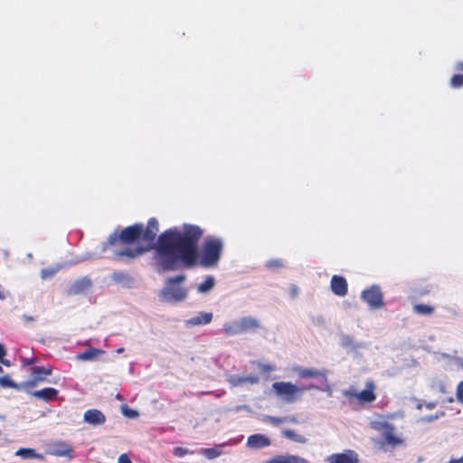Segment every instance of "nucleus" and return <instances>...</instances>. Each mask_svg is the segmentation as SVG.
I'll return each mask as SVG.
<instances>
[{
	"label": "nucleus",
	"instance_id": "f257e3e1",
	"mask_svg": "<svg viewBox=\"0 0 463 463\" xmlns=\"http://www.w3.org/2000/svg\"><path fill=\"white\" fill-rule=\"evenodd\" d=\"M203 231L193 225H184V232L169 230L160 235L155 260L164 270L177 269L181 263L190 267L197 259V241Z\"/></svg>",
	"mask_w": 463,
	"mask_h": 463
},
{
	"label": "nucleus",
	"instance_id": "f03ea898",
	"mask_svg": "<svg viewBox=\"0 0 463 463\" xmlns=\"http://www.w3.org/2000/svg\"><path fill=\"white\" fill-rule=\"evenodd\" d=\"M157 232L158 223L155 219H151L148 222L146 230H144L142 224H135L133 226L127 227L121 232L119 236H118L116 233L111 234L108 240V242L103 244L102 251L106 250L108 245H113L115 241L118 239H120L123 242L126 243H129L135 240L139 239L143 242H145L146 245L144 247L136 248L135 250L128 249L118 253L119 255L122 256L135 258L149 250L152 248Z\"/></svg>",
	"mask_w": 463,
	"mask_h": 463
},
{
	"label": "nucleus",
	"instance_id": "7ed1b4c3",
	"mask_svg": "<svg viewBox=\"0 0 463 463\" xmlns=\"http://www.w3.org/2000/svg\"><path fill=\"white\" fill-rule=\"evenodd\" d=\"M261 327L260 321L254 317L246 316L225 322L222 331L228 336L254 332Z\"/></svg>",
	"mask_w": 463,
	"mask_h": 463
},
{
	"label": "nucleus",
	"instance_id": "20e7f679",
	"mask_svg": "<svg viewBox=\"0 0 463 463\" xmlns=\"http://www.w3.org/2000/svg\"><path fill=\"white\" fill-rule=\"evenodd\" d=\"M223 242L221 239L206 238L202 249L199 263L204 268L215 267L221 258Z\"/></svg>",
	"mask_w": 463,
	"mask_h": 463
},
{
	"label": "nucleus",
	"instance_id": "39448f33",
	"mask_svg": "<svg viewBox=\"0 0 463 463\" xmlns=\"http://www.w3.org/2000/svg\"><path fill=\"white\" fill-rule=\"evenodd\" d=\"M184 280L185 276L184 275L169 279L164 288L160 291V299L168 303L184 301L187 297V290L179 284Z\"/></svg>",
	"mask_w": 463,
	"mask_h": 463
},
{
	"label": "nucleus",
	"instance_id": "423d86ee",
	"mask_svg": "<svg viewBox=\"0 0 463 463\" xmlns=\"http://www.w3.org/2000/svg\"><path fill=\"white\" fill-rule=\"evenodd\" d=\"M272 389L278 397L288 403L298 401L301 393L307 390L304 387H298L290 382H276L272 384Z\"/></svg>",
	"mask_w": 463,
	"mask_h": 463
},
{
	"label": "nucleus",
	"instance_id": "0eeeda50",
	"mask_svg": "<svg viewBox=\"0 0 463 463\" xmlns=\"http://www.w3.org/2000/svg\"><path fill=\"white\" fill-rule=\"evenodd\" d=\"M362 298L368 304L370 308L377 309L383 307V294L377 286H372L369 289L362 292Z\"/></svg>",
	"mask_w": 463,
	"mask_h": 463
},
{
	"label": "nucleus",
	"instance_id": "6e6552de",
	"mask_svg": "<svg viewBox=\"0 0 463 463\" xmlns=\"http://www.w3.org/2000/svg\"><path fill=\"white\" fill-rule=\"evenodd\" d=\"M72 452L73 449L72 446L65 441H59L54 444H52L48 453L56 457H67V458H72Z\"/></svg>",
	"mask_w": 463,
	"mask_h": 463
},
{
	"label": "nucleus",
	"instance_id": "1a4fd4ad",
	"mask_svg": "<svg viewBox=\"0 0 463 463\" xmlns=\"http://www.w3.org/2000/svg\"><path fill=\"white\" fill-rule=\"evenodd\" d=\"M327 463H358V457L354 451L347 450L345 453H336L326 458Z\"/></svg>",
	"mask_w": 463,
	"mask_h": 463
},
{
	"label": "nucleus",
	"instance_id": "9d476101",
	"mask_svg": "<svg viewBox=\"0 0 463 463\" xmlns=\"http://www.w3.org/2000/svg\"><path fill=\"white\" fill-rule=\"evenodd\" d=\"M228 383L232 387L253 385L260 383V378L257 375H230Z\"/></svg>",
	"mask_w": 463,
	"mask_h": 463
},
{
	"label": "nucleus",
	"instance_id": "9b49d317",
	"mask_svg": "<svg viewBox=\"0 0 463 463\" xmlns=\"http://www.w3.org/2000/svg\"><path fill=\"white\" fill-rule=\"evenodd\" d=\"M31 371L33 378L32 381L24 383V387H34L37 383L44 381V375L47 376L52 373V370L50 368L42 366L33 367Z\"/></svg>",
	"mask_w": 463,
	"mask_h": 463
},
{
	"label": "nucleus",
	"instance_id": "f8f14e48",
	"mask_svg": "<svg viewBox=\"0 0 463 463\" xmlns=\"http://www.w3.org/2000/svg\"><path fill=\"white\" fill-rule=\"evenodd\" d=\"M83 420L92 426H99L106 421V417L100 411L91 409L84 412Z\"/></svg>",
	"mask_w": 463,
	"mask_h": 463
},
{
	"label": "nucleus",
	"instance_id": "ddd939ff",
	"mask_svg": "<svg viewBox=\"0 0 463 463\" xmlns=\"http://www.w3.org/2000/svg\"><path fill=\"white\" fill-rule=\"evenodd\" d=\"M266 463H309L307 459L294 454H280L269 458Z\"/></svg>",
	"mask_w": 463,
	"mask_h": 463
},
{
	"label": "nucleus",
	"instance_id": "4468645a",
	"mask_svg": "<svg viewBox=\"0 0 463 463\" xmlns=\"http://www.w3.org/2000/svg\"><path fill=\"white\" fill-rule=\"evenodd\" d=\"M331 289L337 296H345L347 293V282L345 278L334 275L331 279Z\"/></svg>",
	"mask_w": 463,
	"mask_h": 463
},
{
	"label": "nucleus",
	"instance_id": "2eb2a0df",
	"mask_svg": "<svg viewBox=\"0 0 463 463\" xmlns=\"http://www.w3.org/2000/svg\"><path fill=\"white\" fill-rule=\"evenodd\" d=\"M339 337L340 345L350 352H356L358 349L364 346V344L357 343L354 336L350 335L341 334Z\"/></svg>",
	"mask_w": 463,
	"mask_h": 463
},
{
	"label": "nucleus",
	"instance_id": "dca6fc26",
	"mask_svg": "<svg viewBox=\"0 0 463 463\" xmlns=\"http://www.w3.org/2000/svg\"><path fill=\"white\" fill-rule=\"evenodd\" d=\"M270 444L269 438L262 434H254L248 438L247 446L250 449H259L268 447Z\"/></svg>",
	"mask_w": 463,
	"mask_h": 463
},
{
	"label": "nucleus",
	"instance_id": "f3484780",
	"mask_svg": "<svg viewBox=\"0 0 463 463\" xmlns=\"http://www.w3.org/2000/svg\"><path fill=\"white\" fill-rule=\"evenodd\" d=\"M213 319V313L211 312H200L194 317L187 319L185 325L188 326L207 325L211 323Z\"/></svg>",
	"mask_w": 463,
	"mask_h": 463
},
{
	"label": "nucleus",
	"instance_id": "a211bd4d",
	"mask_svg": "<svg viewBox=\"0 0 463 463\" xmlns=\"http://www.w3.org/2000/svg\"><path fill=\"white\" fill-rule=\"evenodd\" d=\"M386 443L392 448L403 444V439L395 433V428L392 425L382 434Z\"/></svg>",
	"mask_w": 463,
	"mask_h": 463
},
{
	"label": "nucleus",
	"instance_id": "6ab92c4d",
	"mask_svg": "<svg viewBox=\"0 0 463 463\" xmlns=\"http://www.w3.org/2000/svg\"><path fill=\"white\" fill-rule=\"evenodd\" d=\"M91 283L88 279H80L71 283L68 288L69 295H78L85 292Z\"/></svg>",
	"mask_w": 463,
	"mask_h": 463
},
{
	"label": "nucleus",
	"instance_id": "aec40b11",
	"mask_svg": "<svg viewBox=\"0 0 463 463\" xmlns=\"http://www.w3.org/2000/svg\"><path fill=\"white\" fill-rule=\"evenodd\" d=\"M294 373H296L300 378H317L320 376H325V373L316 368H304V367H294Z\"/></svg>",
	"mask_w": 463,
	"mask_h": 463
},
{
	"label": "nucleus",
	"instance_id": "412c9836",
	"mask_svg": "<svg viewBox=\"0 0 463 463\" xmlns=\"http://www.w3.org/2000/svg\"><path fill=\"white\" fill-rule=\"evenodd\" d=\"M104 351L94 347L88 348L85 352L80 353L76 355V359L80 361H94L97 360L100 354H103Z\"/></svg>",
	"mask_w": 463,
	"mask_h": 463
},
{
	"label": "nucleus",
	"instance_id": "4be33fe9",
	"mask_svg": "<svg viewBox=\"0 0 463 463\" xmlns=\"http://www.w3.org/2000/svg\"><path fill=\"white\" fill-rule=\"evenodd\" d=\"M57 394H58V391L53 388H45V389H42V390L34 391V392H31L32 396L41 399V400H43L45 402L53 400L57 396Z\"/></svg>",
	"mask_w": 463,
	"mask_h": 463
},
{
	"label": "nucleus",
	"instance_id": "5701e85b",
	"mask_svg": "<svg viewBox=\"0 0 463 463\" xmlns=\"http://www.w3.org/2000/svg\"><path fill=\"white\" fill-rule=\"evenodd\" d=\"M113 281L126 288H131L134 284V279L124 272H114L111 276Z\"/></svg>",
	"mask_w": 463,
	"mask_h": 463
},
{
	"label": "nucleus",
	"instance_id": "b1692460",
	"mask_svg": "<svg viewBox=\"0 0 463 463\" xmlns=\"http://www.w3.org/2000/svg\"><path fill=\"white\" fill-rule=\"evenodd\" d=\"M374 385L373 383L369 382L366 383V388L359 392L358 400L361 402H370L375 399V395L373 393Z\"/></svg>",
	"mask_w": 463,
	"mask_h": 463
},
{
	"label": "nucleus",
	"instance_id": "393cba45",
	"mask_svg": "<svg viewBox=\"0 0 463 463\" xmlns=\"http://www.w3.org/2000/svg\"><path fill=\"white\" fill-rule=\"evenodd\" d=\"M282 436L288 439H290L294 442L299 444H305L307 441V439L303 435L298 433L296 430L291 429H287L282 431Z\"/></svg>",
	"mask_w": 463,
	"mask_h": 463
},
{
	"label": "nucleus",
	"instance_id": "a878e982",
	"mask_svg": "<svg viewBox=\"0 0 463 463\" xmlns=\"http://www.w3.org/2000/svg\"><path fill=\"white\" fill-rule=\"evenodd\" d=\"M16 456H19L24 459L28 458H38L43 459V456L42 454L37 453L33 449L29 448H21L15 452Z\"/></svg>",
	"mask_w": 463,
	"mask_h": 463
},
{
	"label": "nucleus",
	"instance_id": "bb28decb",
	"mask_svg": "<svg viewBox=\"0 0 463 463\" xmlns=\"http://www.w3.org/2000/svg\"><path fill=\"white\" fill-rule=\"evenodd\" d=\"M224 445L225 444H220L214 448L201 449L199 453L208 459H214L222 454V451L220 449V448L223 447Z\"/></svg>",
	"mask_w": 463,
	"mask_h": 463
},
{
	"label": "nucleus",
	"instance_id": "cd10ccee",
	"mask_svg": "<svg viewBox=\"0 0 463 463\" xmlns=\"http://www.w3.org/2000/svg\"><path fill=\"white\" fill-rule=\"evenodd\" d=\"M392 426L389 422H387L383 418H377L375 420H371L370 427L382 434Z\"/></svg>",
	"mask_w": 463,
	"mask_h": 463
},
{
	"label": "nucleus",
	"instance_id": "c85d7f7f",
	"mask_svg": "<svg viewBox=\"0 0 463 463\" xmlns=\"http://www.w3.org/2000/svg\"><path fill=\"white\" fill-rule=\"evenodd\" d=\"M215 285V280L213 277H207L206 279L197 286V291L202 294L210 292Z\"/></svg>",
	"mask_w": 463,
	"mask_h": 463
},
{
	"label": "nucleus",
	"instance_id": "c756f323",
	"mask_svg": "<svg viewBox=\"0 0 463 463\" xmlns=\"http://www.w3.org/2000/svg\"><path fill=\"white\" fill-rule=\"evenodd\" d=\"M430 386L433 390H438L441 393L446 392V385H445L443 380H441L440 378H434L431 381Z\"/></svg>",
	"mask_w": 463,
	"mask_h": 463
},
{
	"label": "nucleus",
	"instance_id": "7c9ffc66",
	"mask_svg": "<svg viewBox=\"0 0 463 463\" xmlns=\"http://www.w3.org/2000/svg\"><path fill=\"white\" fill-rule=\"evenodd\" d=\"M121 411L124 416L130 418V419H135V418L138 417V415H139L137 411L132 410V409L128 408V406H122Z\"/></svg>",
	"mask_w": 463,
	"mask_h": 463
},
{
	"label": "nucleus",
	"instance_id": "2f4dec72",
	"mask_svg": "<svg viewBox=\"0 0 463 463\" xmlns=\"http://www.w3.org/2000/svg\"><path fill=\"white\" fill-rule=\"evenodd\" d=\"M0 386L15 389L17 388V385L8 376L0 377Z\"/></svg>",
	"mask_w": 463,
	"mask_h": 463
},
{
	"label": "nucleus",
	"instance_id": "473e14b6",
	"mask_svg": "<svg viewBox=\"0 0 463 463\" xmlns=\"http://www.w3.org/2000/svg\"><path fill=\"white\" fill-rule=\"evenodd\" d=\"M173 453L175 457L184 458L185 455L192 454L193 452L190 451L188 449L183 447H176L173 449Z\"/></svg>",
	"mask_w": 463,
	"mask_h": 463
},
{
	"label": "nucleus",
	"instance_id": "72a5a7b5",
	"mask_svg": "<svg viewBox=\"0 0 463 463\" xmlns=\"http://www.w3.org/2000/svg\"><path fill=\"white\" fill-rule=\"evenodd\" d=\"M450 84L453 88L463 86V75H454L450 80Z\"/></svg>",
	"mask_w": 463,
	"mask_h": 463
},
{
	"label": "nucleus",
	"instance_id": "f704fd0d",
	"mask_svg": "<svg viewBox=\"0 0 463 463\" xmlns=\"http://www.w3.org/2000/svg\"><path fill=\"white\" fill-rule=\"evenodd\" d=\"M414 309L420 314H430L433 311V308L427 305H417L414 307Z\"/></svg>",
	"mask_w": 463,
	"mask_h": 463
},
{
	"label": "nucleus",
	"instance_id": "c9c22d12",
	"mask_svg": "<svg viewBox=\"0 0 463 463\" xmlns=\"http://www.w3.org/2000/svg\"><path fill=\"white\" fill-rule=\"evenodd\" d=\"M444 415V412L441 411L440 413L439 414H435V415H430V416H424V417H421L420 419V422H431V421H434L436 420H438L439 417L443 416Z\"/></svg>",
	"mask_w": 463,
	"mask_h": 463
},
{
	"label": "nucleus",
	"instance_id": "e433bc0d",
	"mask_svg": "<svg viewBox=\"0 0 463 463\" xmlns=\"http://www.w3.org/2000/svg\"><path fill=\"white\" fill-rule=\"evenodd\" d=\"M265 421L270 422L274 425H279V424L286 422V420H285V417L284 418H277V417H272V416H266Z\"/></svg>",
	"mask_w": 463,
	"mask_h": 463
},
{
	"label": "nucleus",
	"instance_id": "4c0bfd02",
	"mask_svg": "<svg viewBox=\"0 0 463 463\" xmlns=\"http://www.w3.org/2000/svg\"><path fill=\"white\" fill-rule=\"evenodd\" d=\"M358 393L359 392H357L354 387H350L348 390H345L344 392V395L347 398H356L358 400Z\"/></svg>",
	"mask_w": 463,
	"mask_h": 463
},
{
	"label": "nucleus",
	"instance_id": "58836bf2",
	"mask_svg": "<svg viewBox=\"0 0 463 463\" xmlns=\"http://www.w3.org/2000/svg\"><path fill=\"white\" fill-rule=\"evenodd\" d=\"M56 273V269H44L41 271V277L43 279L52 278Z\"/></svg>",
	"mask_w": 463,
	"mask_h": 463
},
{
	"label": "nucleus",
	"instance_id": "ea45409f",
	"mask_svg": "<svg viewBox=\"0 0 463 463\" xmlns=\"http://www.w3.org/2000/svg\"><path fill=\"white\" fill-rule=\"evenodd\" d=\"M456 395H457V400L460 402V403H463V381L460 382L458 386H457V392H456Z\"/></svg>",
	"mask_w": 463,
	"mask_h": 463
},
{
	"label": "nucleus",
	"instance_id": "a19ab883",
	"mask_svg": "<svg viewBox=\"0 0 463 463\" xmlns=\"http://www.w3.org/2000/svg\"><path fill=\"white\" fill-rule=\"evenodd\" d=\"M307 389H318V390H321V391H324V392H326L328 393V396H331L332 395V391L330 389L329 386L326 387V388H319L314 384H311L309 385L308 387H307Z\"/></svg>",
	"mask_w": 463,
	"mask_h": 463
},
{
	"label": "nucleus",
	"instance_id": "79ce46f5",
	"mask_svg": "<svg viewBox=\"0 0 463 463\" xmlns=\"http://www.w3.org/2000/svg\"><path fill=\"white\" fill-rule=\"evenodd\" d=\"M118 463H132L128 455L121 454L118 458Z\"/></svg>",
	"mask_w": 463,
	"mask_h": 463
},
{
	"label": "nucleus",
	"instance_id": "37998d69",
	"mask_svg": "<svg viewBox=\"0 0 463 463\" xmlns=\"http://www.w3.org/2000/svg\"><path fill=\"white\" fill-rule=\"evenodd\" d=\"M260 368L263 372H270V371L274 370V367L271 366L270 364H261V365H260Z\"/></svg>",
	"mask_w": 463,
	"mask_h": 463
},
{
	"label": "nucleus",
	"instance_id": "c03bdc74",
	"mask_svg": "<svg viewBox=\"0 0 463 463\" xmlns=\"http://www.w3.org/2000/svg\"><path fill=\"white\" fill-rule=\"evenodd\" d=\"M285 420H286V422H291V423H298V420L296 416H288V417H285Z\"/></svg>",
	"mask_w": 463,
	"mask_h": 463
},
{
	"label": "nucleus",
	"instance_id": "a18cd8bd",
	"mask_svg": "<svg viewBox=\"0 0 463 463\" xmlns=\"http://www.w3.org/2000/svg\"><path fill=\"white\" fill-rule=\"evenodd\" d=\"M22 319L24 321V322H33L34 321V317H32V316H28V315H23L22 316Z\"/></svg>",
	"mask_w": 463,
	"mask_h": 463
},
{
	"label": "nucleus",
	"instance_id": "49530a36",
	"mask_svg": "<svg viewBox=\"0 0 463 463\" xmlns=\"http://www.w3.org/2000/svg\"><path fill=\"white\" fill-rule=\"evenodd\" d=\"M290 293H291V295H292L293 297L297 296V295H298V287H297V286H292V287L290 288Z\"/></svg>",
	"mask_w": 463,
	"mask_h": 463
},
{
	"label": "nucleus",
	"instance_id": "de8ad7c7",
	"mask_svg": "<svg viewBox=\"0 0 463 463\" xmlns=\"http://www.w3.org/2000/svg\"><path fill=\"white\" fill-rule=\"evenodd\" d=\"M35 358L23 359L24 364L28 365L35 363Z\"/></svg>",
	"mask_w": 463,
	"mask_h": 463
},
{
	"label": "nucleus",
	"instance_id": "09e8293b",
	"mask_svg": "<svg viewBox=\"0 0 463 463\" xmlns=\"http://www.w3.org/2000/svg\"><path fill=\"white\" fill-rule=\"evenodd\" d=\"M437 403L436 402H426L424 404V406L429 409V410H432L436 407Z\"/></svg>",
	"mask_w": 463,
	"mask_h": 463
},
{
	"label": "nucleus",
	"instance_id": "8fccbe9b",
	"mask_svg": "<svg viewBox=\"0 0 463 463\" xmlns=\"http://www.w3.org/2000/svg\"><path fill=\"white\" fill-rule=\"evenodd\" d=\"M5 355V350L3 345L0 344V360Z\"/></svg>",
	"mask_w": 463,
	"mask_h": 463
},
{
	"label": "nucleus",
	"instance_id": "3c124183",
	"mask_svg": "<svg viewBox=\"0 0 463 463\" xmlns=\"http://www.w3.org/2000/svg\"><path fill=\"white\" fill-rule=\"evenodd\" d=\"M449 463H463V456L459 458H453Z\"/></svg>",
	"mask_w": 463,
	"mask_h": 463
},
{
	"label": "nucleus",
	"instance_id": "603ef678",
	"mask_svg": "<svg viewBox=\"0 0 463 463\" xmlns=\"http://www.w3.org/2000/svg\"><path fill=\"white\" fill-rule=\"evenodd\" d=\"M456 70L458 71H463V61L457 63Z\"/></svg>",
	"mask_w": 463,
	"mask_h": 463
},
{
	"label": "nucleus",
	"instance_id": "864d4df0",
	"mask_svg": "<svg viewBox=\"0 0 463 463\" xmlns=\"http://www.w3.org/2000/svg\"><path fill=\"white\" fill-rule=\"evenodd\" d=\"M0 362L6 366L10 365V362L8 360H5L4 357L0 360Z\"/></svg>",
	"mask_w": 463,
	"mask_h": 463
},
{
	"label": "nucleus",
	"instance_id": "5fc2aeb1",
	"mask_svg": "<svg viewBox=\"0 0 463 463\" xmlns=\"http://www.w3.org/2000/svg\"><path fill=\"white\" fill-rule=\"evenodd\" d=\"M124 352V348L123 347H119L116 350V353L117 354H122Z\"/></svg>",
	"mask_w": 463,
	"mask_h": 463
},
{
	"label": "nucleus",
	"instance_id": "6e6d98bb",
	"mask_svg": "<svg viewBox=\"0 0 463 463\" xmlns=\"http://www.w3.org/2000/svg\"><path fill=\"white\" fill-rule=\"evenodd\" d=\"M422 407H423V403H422V402H418V404H417V409H418V410H421V409H422Z\"/></svg>",
	"mask_w": 463,
	"mask_h": 463
},
{
	"label": "nucleus",
	"instance_id": "4d7b16f0",
	"mask_svg": "<svg viewBox=\"0 0 463 463\" xmlns=\"http://www.w3.org/2000/svg\"><path fill=\"white\" fill-rule=\"evenodd\" d=\"M5 298V294L0 290V299L3 300Z\"/></svg>",
	"mask_w": 463,
	"mask_h": 463
},
{
	"label": "nucleus",
	"instance_id": "13d9d810",
	"mask_svg": "<svg viewBox=\"0 0 463 463\" xmlns=\"http://www.w3.org/2000/svg\"><path fill=\"white\" fill-rule=\"evenodd\" d=\"M458 364L463 368V360L462 359H458Z\"/></svg>",
	"mask_w": 463,
	"mask_h": 463
},
{
	"label": "nucleus",
	"instance_id": "bf43d9fd",
	"mask_svg": "<svg viewBox=\"0 0 463 463\" xmlns=\"http://www.w3.org/2000/svg\"><path fill=\"white\" fill-rule=\"evenodd\" d=\"M453 401H454V400H453V398H449V399L448 400V402H453Z\"/></svg>",
	"mask_w": 463,
	"mask_h": 463
},
{
	"label": "nucleus",
	"instance_id": "052dcab7",
	"mask_svg": "<svg viewBox=\"0 0 463 463\" xmlns=\"http://www.w3.org/2000/svg\"><path fill=\"white\" fill-rule=\"evenodd\" d=\"M2 372H3V368H2V366L0 365V373H2Z\"/></svg>",
	"mask_w": 463,
	"mask_h": 463
}]
</instances>
